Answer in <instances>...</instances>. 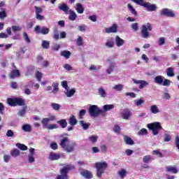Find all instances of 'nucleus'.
Wrapping results in <instances>:
<instances>
[{
  "label": "nucleus",
  "instance_id": "50",
  "mask_svg": "<svg viewBox=\"0 0 179 179\" xmlns=\"http://www.w3.org/2000/svg\"><path fill=\"white\" fill-rule=\"evenodd\" d=\"M76 43L78 47H82V45H83V39H82V36L78 37Z\"/></svg>",
  "mask_w": 179,
  "mask_h": 179
},
{
  "label": "nucleus",
  "instance_id": "2",
  "mask_svg": "<svg viewBox=\"0 0 179 179\" xmlns=\"http://www.w3.org/2000/svg\"><path fill=\"white\" fill-rule=\"evenodd\" d=\"M94 167L96 169L97 178H101L103 174L107 170V167H108V164L106 162H96Z\"/></svg>",
  "mask_w": 179,
  "mask_h": 179
},
{
  "label": "nucleus",
  "instance_id": "61",
  "mask_svg": "<svg viewBox=\"0 0 179 179\" xmlns=\"http://www.w3.org/2000/svg\"><path fill=\"white\" fill-rule=\"evenodd\" d=\"M131 29H134V31H138L139 27H138V23H132L131 25Z\"/></svg>",
  "mask_w": 179,
  "mask_h": 179
},
{
  "label": "nucleus",
  "instance_id": "32",
  "mask_svg": "<svg viewBox=\"0 0 179 179\" xmlns=\"http://www.w3.org/2000/svg\"><path fill=\"white\" fill-rule=\"evenodd\" d=\"M59 85V84H58V83H53L52 84V86L53 87L52 93H53L54 94H57V93H58V91L59 90V88H58Z\"/></svg>",
  "mask_w": 179,
  "mask_h": 179
},
{
  "label": "nucleus",
  "instance_id": "42",
  "mask_svg": "<svg viewBox=\"0 0 179 179\" xmlns=\"http://www.w3.org/2000/svg\"><path fill=\"white\" fill-rule=\"evenodd\" d=\"M114 68H115V65L114 64H111L110 66L106 69V73L108 75H111V73L114 71Z\"/></svg>",
  "mask_w": 179,
  "mask_h": 179
},
{
  "label": "nucleus",
  "instance_id": "12",
  "mask_svg": "<svg viewBox=\"0 0 179 179\" xmlns=\"http://www.w3.org/2000/svg\"><path fill=\"white\" fill-rule=\"evenodd\" d=\"M80 174L83 176V177L87 179H92L93 177V173H92V171L87 169H82Z\"/></svg>",
  "mask_w": 179,
  "mask_h": 179
},
{
  "label": "nucleus",
  "instance_id": "23",
  "mask_svg": "<svg viewBox=\"0 0 179 179\" xmlns=\"http://www.w3.org/2000/svg\"><path fill=\"white\" fill-rule=\"evenodd\" d=\"M76 93V90L75 89L69 90V88L64 91V94H66V97H72V96H73V94H75Z\"/></svg>",
  "mask_w": 179,
  "mask_h": 179
},
{
  "label": "nucleus",
  "instance_id": "48",
  "mask_svg": "<svg viewBox=\"0 0 179 179\" xmlns=\"http://www.w3.org/2000/svg\"><path fill=\"white\" fill-rule=\"evenodd\" d=\"M171 141V136L168 134H164V142H170Z\"/></svg>",
  "mask_w": 179,
  "mask_h": 179
},
{
  "label": "nucleus",
  "instance_id": "46",
  "mask_svg": "<svg viewBox=\"0 0 179 179\" xmlns=\"http://www.w3.org/2000/svg\"><path fill=\"white\" fill-rule=\"evenodd\" d=\"M26 110H27V108L26 107H24L21 110L17 113V115H19L20 117H24V115H26Z\"/></svg>",
  "mask_w": 179,
  "mask_h": 179
},
{
  "label": "nucleus",
  "instance_id": "56",
  "mask_svg": "<svg viewBox=\"0 0 179 179\" xmlns=\"http://www.w3.org/2000/svg\"><path fill=\"white\" fill-rule=\"evenodd\" d=\"M6 17V10L3 8L1 11H0V19H5Z\"/></svg>",
  "mask_w": 179,
  "mask_h": 179
},
{
  "label": "nucleus",
  "instance_id": "3",
  "mask_svg": "<svg viewBox=\"0 0 179 179\" xmlns=\"http://www.w3.org/2000/svg\"><path fill=\"white\" fill-rule=\"evenodd\" d=\"M88 113L90 117L97 118L99 115H104V110L100 109L97 105H92L88 109Z\"/></svg>",
  "mask_w": 179,
  "mask_h": 179
},
{
  "label": "nucleus",
  "instance_id": "36",
  "mask_svg": "<svg viewBox=\"0 0 179 179\" xmlns=\"http://www.w3.org/2000/svg\"><path fill=\"white\" fill-rule=\"evenodd\" d=\"M10 155L13 157H17L20 156V151L15 148L10 151Z\"/></svg>",
  "mask_w": 179,
  "mask_h": 179
},
{
  "label": "nucleus",
  "instance_id": "27",
  "mask_svg": "<svg viewBox=\"0 0 179 179\" xmlns=\"http://www.w3.org/2000/svg\"><path fill=\"white\" fill-rule=\"evenodd\" d=\"M150 111L152 114H159V113H160V110L159 109V108L156 105L151 106L150 108Z\"/></svg>",
  "mask_w": 179,
  "mask_h": 179
},
{
  "label": "nucleus",
  "instance_id": "19",
  "mask_svg": "<svg viewBox=\"0 0 179 179\" xmlns=\"http://www.w3.org/2000/svg\"><path fill=\"white\" fill-rule=\"evenodd\" d=\"M121 115L123 120H128L131 117V111H129L128 109H124L121 113Z\"/></svg>",
  "mask_w": 179,
  "mask_h": 179
},
{
  "label": "nucleus",
  "instance_id": "37",
  "mask_svg": "<svg viewBox=\"0 0 179 179\" xmlns=\"http://www.w3.org/2000/svg\"><path fill=\"white\" fill-rule=\"evenodd\" d=\"M155 82L157 85H162L163 84V76H157L154 79Z\"/></svg>",
  "mask_w": 179,
  "mask_h": 179
},
{
  "label": "nucleus",
  "instance_id": "24",
  "mask_svg": "<svg viewBox=\"0 0 179 179\" xmlns=\"http://www.w3.org/2000/svg\"><path fill=\"white\" fill-rule=\"evenodd\" d=\"M76 10L80 15L85 12V8H83V6L82 3H78L76 4Z\"/></svg>",
  "mask_w": 179,
  "mask_h": 179
},
{
  "label": "nucleus",
  "instance_id": "17",
  "mask_svg": "<svg viewBox=\"0 0 179 179\" xmlns=\"http://www.w3.org/2000/svg\"><path fill=\"white\" fill-rule=\"evenodd\" d=\"M166 173H172V174H177L178 169L176 166H169L166 167Z\"/></svg>",
  "mask_w": 179,
  "mask_h": 179
},
{
  "label": "nucleus",
  "instance_id": "44",
  "mask_svg": "<svg viewBox=\"0 0 179 179\" xmlns=\"http://www.w3.org/2000/svg\"><path fill=\"white\" fill-rule=\"evenodd\" d=\"M152 156H150V155H145L143 158V163H149V162H152Z\"/></svg>",
  "mask_w": 179,
  "mask_h": 179
},
{
  "label": "nucleus",
  "instance_id": "10",
  "mask_svg": "<svg viewBox=\"0 0 179 179\" xmlns=\"http://www.w3.org/2000/svg\"><path fill=\"white\" fill-rule=\"evenodd\" d=\"M161 15L166 16L167 17H174V16H176V14H174V13H173V11H171L167 8H164L161 11Z\"/></svg>",
  "mask_w": 179,
  "mask_h": 179
},
{
  "label": "nucleus",
  "instance_id": "59",
  "mask_svg": "<svg viewBox=\"0 0 179 179\" xmlns=\"http://www.w3.org/2000/svg\"><path fill=\"white\" fill-rule=\"evenodd\" d=\"M12 29H13V33H16V31H22V27H20L19 26L13 25L12 26Z\"/></svg>",
  "mask_w": 179,
  "mask_h": 179
},
{
  "label": "nucleus",
  "instance_id": "38",
  "mask_svg": "<svg viewBox=\"0 0 179 179\" xmlns=\"http://www.w3.org/2000/svg\"><path fill=\"white\" fill-rule=\"evenodd\" d=\"M113 90H116V92H122V89H124V85L121 84L115 85L113 87Z\"/></svg>",
  "mask_w": 179,
  "mask_h": 179
},
{
  "label": "nucleus",
  "instance_id": "54",
  "mask_svg": "<svg viewBox=\"0 0 179 179\" xmlns=\"http://www.w3.org/2000/svg\"><path fill=\"white\" fill-rule=\"evenodd\" d=\"M34 8L36 15H40V13H43V8H41V7L35 6Z\"/></svg>",
  "mask_w": 179,
  "mask_h": 179
},
{
  "label": "nucleus",
  "instance_id": "28",
  "mask_svg": "<svg viewBox=\"0 0 179 179\" xmlns=\"http://www.w3.org/2000/svg\"><path fill=\"white\" fill-rule=\"evenodd\" d=\"M31 83H32L31 81H29L23 86V88L24 89L25 94H28V95L31 94V92L30 91V89H27L29 86H31Z\"/></svg>",
  "mask_w": 179,
  "mask_h": 179
},
{
  "label": "nucleus",
  "instance_id": "51",
  "mask_svg": "<svg viewBox=\"0 0 179 179\" xmlns=\"http://www.w3.org/2000/svg\"><path fill=\"white\" fill-rule=\"evenodd\" d=\"M50 122V120H48V117H45L42 120V125L43 127H46V128L48 127V122Z\"/></svg>",
  "mask_w": 179,
  "mask_h": 179
},
{
  "label": "nucleus",
  "instance_id": "31",
  "mask_svg": "<svg viewBox=\"0 0 179 179\" xmlns=\"http://www.w3.org/2000/svg\"><path fill=\"white\" fill-rule=\"evenodd\" d=\"M80 125H81L83 129H85V131H86V130L89 129L90 127V123H86V122H85L84 120H81V121H80Z\"/></svg>",
  "mask_w": 179,
  "mask_h": 179
},
{
  "label": "nucleus",
  "instance_id": "22",
  "mask_svg": "<svg viewBox=\"0 0 179 179\" xmlns=\"http://www.w3.org/2000/svg\"><path fill=\"white\" fill-rule=\"evenodd\" d=\"M68 15L69 20H72V22H74V20H76V17H78V15H76V13L75 11L71 10L69 11Z\"/></svg>",
  "mask_w": 179,
  "mask_h": 179
},
{
  "label": "nucleus",
  "instance_id": "40",
  "mask_svg": "<svg viewBox=\"0 0 179 179\" xmlns=\"http://www.w3.org/2000/svg\"><path fill=\"white\" fill-rule=\"evenodd\" d=\"M98 93L99 94V96H101V97H106L107 96V94L106 93V90L103 88L101 87L98 90Z\"/></svg>",
  "mask_w": 179,
  "mask_h": 179
},
{
  "label": "nucleus",
  "instance_id": "11",
  "mask_svg": "<svg viewBox=\"0 0 179 179\" xmlns=\"http://www.w3.org/2000/svg\"><path fill=\"white\" fill-rule=\"evenodd\" d=\"M141 6H143V8H146L150 12H155V10L157 9V6H156V4H150V3H143Z\"/></svg>",
  "mask_w": 179,
  "mask_h": 179
},
{
  "label": "nucleus",
  "instance_id": "30",
  "mask_svg": "<svg viewBox=\"0 0 179 179\" xmlns=\"http://www.w3.org/2000/svg\"><path fill=\"white\" fill-rule=\"evenodd\" d=\"M127 8L131 12V15H134L135 16H138V12H136V10L134 8V6L131 5V3L127 4Z\"/></svg>",
  "mask_w": 179,
  "mask_h": 179
},
{
  "label": "nucleus",
  "instance_id": "41",
  "mask_svg": "<svg viewBox=\"0 0 179 179\" xmlns=\"http://www.w3.org/2000/svg\"><path fill=\"white\" fill-rule=\"evenodd\" d=\"M41 46L45 50H48V48H50V41H42Z\"/></svg>",
  "mask_w": 179,
  "mask_h": 179
},
{
  "label": "nucleus",
  "instance_id": "47",
  "mask_svg": "<svg viewBox=\"0 0 179 179\" xmlns=\"http://www.w3.org/2000/svg\"><path fill=\"white\" fill-rule=\"evenodd\" d=\"M23 38L24 41H26V43H27L28 44H30V43L31 42L30 38L29 37V35L26 32L23 33Z\"/></svg>",
  "mask_w": 179,
  "mask_h": 179
},
{
  "label": "nucleus",
  "instance_id": "4",
  "mask_svg": "<svg viewBox=\"0 0 179 179\" xmlns=\"http://www.w3.org/2000/svg\"><path fill=\"white\" fill-rule=\"evenodd\" d=\"M152 24L148 22L146 25L143 24L141 26V37L143 38H149L150 34L149 31H152Z\"/></svg>",
  "mask_w": 179,
  "mask_h": 179
},
{
  "label": "nucleus",
  "instance_id": "25",
  "mask_svg": "<svg viewBox=\"0 0 179 179\" xmlns=\"http://www.w3.org/2000/svg\"><path fill=\"white\" fill-rule=\"evenodd\" d=\"M69 125H71V127H75L76 124H78V120H76V117H75V115H71L69 120Z\"/></svg>",
  "mask_w": 179,
  "mask_h": 179
},
{
  "label": "nucleus",
  "instance_id": "52",
  "mask_svg": "<svg viewBox=\"0 0 179 179\" xmlns=\"http://www.w3.org/2000/svg\"><path fill=\"white\" fill-rule=\"evenodd\" d=\"M6 136L7 138H13V136H15V133H13V131L9 129L7 131Z\"/></svg>",
  "mask_w": 179,
  "mask_h": 179
},
{
  "label": "nucleus",
  "instance_id": "55",
  "mask_svg": "<svg viewBox=\"0 0 179 179\" xmlns=\"http://www.w3.org/2000/svg\"><path fill=\"white\" fill-rule=\"evenodd\" d=\"M84 115H86V110H81L79 112L78 117L80 120H83Z\"/></svg>",
  "mask_w": 179,
  "mask_h": 179
},
{
  "label": "nucleus",
  "instance_id": "64",
  "mask_svg": "<svg viewBox=\"0 0 179 179\" xmlns=\"http://www.w3.org/2000/svg\"><path fill=\"white\" fill-rule=\"evenodd\" d=\"M175 145H176L177 149H178V150H179V136H177L176 137Z\"/></svg>",
  "mask_w": 179,
  "mask_h": 179
},
{
  "label": "nucleus",
  "instance_id": "14",
  "mask_svg": "<svg viewBox=\"0 0 179 179\" xmlns=\"http://www.w3.org/2000/svg\"><path fill=\"white\" fill-rule=\"evenodd\" d=\"M62 157V155L57 154L55 152H50L49 155V159L54 162L55 160H59Z\"/></svg>",
  "mask_w": 179,
  "mask_h": 179
},
{
  "label": "nucleus",
  "instance_id": "15",
  "mask_svg": "<svg viewBox=\"0 0 179 179\" xmlns=\"http://www.w3.org/2000/svg\"><path fill=\"white\" fill-rule=\"evenodd\" d=\"M118 27L117 26V24H113V26L108 28L105 29L106 33L110 34V33H117Z\"/></svg>",
  "mask_w": 179,
  "mask_h": 179
},
{
  "label": "nucleus",
  "instance_id": "18",
  "mask_svg": "<svg viewBox=\"0 0 179 179\" xmlns=\"http://www.w3.org/2000/svg\"><path fill=\"white\" fill-rule=\"evenodd\" d=\"M117 47H122L125 44V41L121 38L119 36H116L115 39Z\"/></svg>",
  "mask_w": 179,
  "mask_h": 179
},
{
  "label": "nucleus",
  "instance_id": "13",
  "mask_svg": "<svg viewBox=\"0 0 179 179\" xmlns=\"http://www.w3.org/2000/svg\"><path fill=\"white\" fill-rule=\"evenodd\" d=\"M36 152V150L33 148H31L29 149V154L28 155V162L29 163H34L35 162V159H34V155H35V152Z\"/></svg>",
  "mask_w": 179,
  "mask_h": 179
},
{
  "label": "nucleus",
  "instance_id": "7",
  "mask_svg": "<svg viewBox=\"0 0 179 179\" xmlns=\"http://www.w3.org/2000/svg\"><path fill=\"white\" fill-rule=\"evenodd\" d=\"M34 31L36 34H43V36H45L50 33V29L45 27H41L39 25H36L34 28Z\"/></svg>",
  "mask_w": 179,
  "mask_h": 179
},
{
  "label": "nucleus",
  "instance_id": "9",
  "mask_svg": "<svg viewBox=\"0 0 179 179\" xmlns=\"http://www.w3.org/2000/svg\"><path fill=\"white\" fill-rule=\"evenodd\" d=\"M135 85H139V89H143V87H146L149 85V83L143 80H132Z\"/></svg>",
  "mask_w": 179,
  "mask_h": 179
},
{
  "label": "nucleus",
  "instance_id": "33",
  "mask_svg": "<svg viewBox=\"0 0 179 179\" xmlns=\"http://www.w3.org/2000/svg\"><path fill=\"white\" fill-rule=\"evenodd\" d=\"M57 124H59L62 128H66V127L68 126V122H66V120L65 119L57 121Z\"/></svg>",
  "mask_w": 179,
  "mask_h": 179
},
{
  "label": "nucleus",
  "instance_id": "63",
  "mask_svg": "<svg viewBox=\"0 0 179 179\" xmlns=\"http://www.w3.org/2000/svg\"><path fill=\"white\" fill-rule=\"evenodd\" d=\"M57 179H68V175H64V174L58 175L57 176Z\"/></svg>",
  "mask_w": 179,
  "mask_h": 179
},
{
  "label": "nucleus",
  "instance_id": "45",
  "mask_svg": "<svg viewBox=\"0 0 179 179\" xmlns=\"http://www.w3.org/2000/svg\"><path fill=\"white\" fill-rule=\"evenodd\" d=\"M15 146H17L18 149H20V150H27V146H26L24 144L17 143Z\"/></svg>",
  "mask_w": 179,
  "mask_h": 179
},
{
  "label": "nucleus",
  "instance_id": "57",
  "mask_svg": "<svg viewBox=\"0 0 179 179\" xmlns=\"http://www.w3.org/2000/svg\"><path fill=\"white\" fill-rule=\"evenodd\" d=\"M36 77L37 80H38V82L41 81V78H43V73L40 71H36Z\"/></svg>",
  "mask_w": 179,
  "mask_h": 179
},
{
  "label": "nucleus",
  "instance_id": "6",
  "mask_svg": "<svg viewBox=\"0 0 179 179\" xmlns=\"http://www.w3.org/2000/svg\"><path fill=\"white\" fill-rule=\"evenodd\" d=\"M7 103L11 107H15V106H24V101L20 98H8Z\"/></svg>",
  "mask_w": 179,
  "mask_h": 179
},
{
  "label": "nucleus",
  "instance_id": "53",
  "mask_svg": "<svg viewBox=\"0 0 179 179\" xmlns=\"http://www.w3.org/2000/svg\"><path fill=\"white\" fill-rule=\"evenodd\" d=\"M51 107L53 108V110L58 111L59 110V108H61V105H59L58 103H52Z\"/></svg>",
  "mask_w": 179,
  "mask_h": 179
},
{
  "label": "nucleus",
  "instance_id": "62",
  "mask_svg": "<svg viewBox=\"0 0 179 179\" xmlns=\"http://www.w3.org/2000/svg\"><path fill=\"white\" fill-rule=\"evenodd\" d=\"M78 30H79V31H86V24L78 26Z\"/></svg>",
  "mask_w": 179,
  "mask_h": 179
},
{
  "label": "nucleus",
  "instance_id": "16",
  "mask_svg": "<svg viewBox=\"0 0 179 179\" xmlns=\"http://www.w3.org/2000/svg\"><path fill=\"white\" fill-rule=\"evenodd\" d=\"M59 10H62L64 12L66 15H68L69 13V10H71V8H69V6L66 5V3H62V5L59 6Z\"/></svg>",
  "mask_w": 179,
  "mask_h": 179
},
{
  "label": "nucleus",
  "instance_id": "21",
  "mask_svg": "<svg viewBox=\"0 0 179 179\" xmlns=\"http://www.w3.org/2000/svg\"><path fill=\"white\" fill-rule=\"evenodd\" d=\"M106 46L108 47V48H113L114 47V38H108L106 40Z\"/></svg>",
  "mask_w": 179,
  "mask_h": 179
},
{
  "label": "nucleus",
  "instance_id": "1",
  "mask_svg": "<svg viewBox=\"0 0 179 179\" xmlns=\"http://www.w3.org/2000/svg\"><path fill=\"white\" fill-rule=\"evenodd\" d=\"M60 146L66 151V153H72L75 150L76 143L69 144V138L68 137H64L60 140Z\"/></svg>",
  "mask_w": 179,
  "mask_h": 179
},
{
  "label": "nucleus",
  "instance_id": "49",
  "mask_svg": "<svg viewBox=\"0 0 179 179\" xmlns=\"http://www.w3.org/2000/svg\"><path fill=\"white\" fill-rule=\"evenodd\" d=\"M53 38L57 41L59 40V33L57 29H55L53 31Z\"/></svg>",
  "mask_w": 179,
  "mask_h": 179
},
{
  "label": "nucleus",
  "instance_id": "39",
  "mask_svg": "<svg viewBox=\"0 0 179 179\" xmlns=\"http://www.w3.org/2000/svg\"><path fill=\"white\" fill-rule=\"evenodd\" d=\"M22 131L24 132H31V126L30 124H24L22 127Z\"/></svg>",
  "mask_w": 179,
  "mask_h": 179
},
{
  "label": "nucleus",
  "instance_id": "8",
  "mask_svg": "<svg viewBox=\"0 0 179 179\" xmlns=\"http://www.w3.org/2000/svg\"><path fill=\"white\" fill-rule=\"evenodd\" d=\"M75 169V166L73 165L68 164L65 166H64L61 170H60V173L64 174L65 176H68V173L71 171V170H73Z\"/></svg>",
  "mask_w": 179,
  "mask_h": 179
},
{
  "label": "nucleus",
  "instance_id": "34",
  "mask_svg": "<svg viewBox=\"0 0 179 179\" xmlns=\"http://www.w3.org/2000/svg\"><path fill=\"white\" fill-rule=\"evenodd\" d=\"M166 75L169 78H173L174 76V69L171 67L166 69Z\"/></svg>",
  "mask_w": 179,
  "mask_h": 179
},
{
  "label": "nucleus",
  "instance_id": "58",
  "mask_svg": "<svg viewBox=\"0 0 179 179\" xmlns=\"http://www.w3.org/2000/svg\"><path fill=\"white\" fill-rule=\"evenodd\" d=\"M61 85L62 87H64V89H65V90H68V89H69V87L68 86V82H66V80L62 81Z\"/></svg>",
  "mask_w": 179,
  "mask_h": 179
},
{
  "label": "nucleus",
  "instance_id": "35",
  "mask_svg": "<svg viewBox=\"0 0 179 179\" xmlns=\"http://www.w3.org/2000/svg\"><path fill=\"white\" fill-rule=\"evenodd\" d=\"M113 108H114L113 104L105 105L103 106V113L107 111H110V110H113Z\"/></svg>",
  "mask_w": 179,
  "mask_h": 179
},
{
  "label": "nucleus",
  "instance_id": "20",
  "mask_svg": "<svg viewBox=\"0 0 179 179\" xmlns=\"http://www.w3.org/2000/svg\"><path fill=\"white\" fill-rule=\"evenodd\" d=\"M20 76V71L17 69L13 70L10 73V78L11 79H15V78H19Z\"/></svg>",
  "mask_w": 179,
  "mask_h": 179
},
{
  "label": "nucleus",
  "instance_id": "26",
  "mask_svg": "<svg viewBox=\"0 0 179 179\" xmlns=\"http://www.w3.org/2000/svg\"><path fill=\"white\" fill-rule=\"evenodd\" d=\"M124 141L125 142L126 145H135L134 140H132V138L128 136H124Z\"/></svg>",
  "mask_w": 179,
  "mask_h": 179
},
{
  "label": "nucleus",
  "instance_id": "29",
  "mask_svg": "<svg viewBox=\"0 0 179 179\" xmlns=\"http://www.w3.org/2000/svg\"><path fill=\"white\" fill-rule=\"evenodd\" d=\"M71 52L68 50H63L61 52L60 55L61 57H64L66 58V59H69V57H71Z\"/></svg>",
  "mask_w": 179,
  "mask_h": 179
},
{
  "label": "nucleus",
  "instance_id": "5",
  "mask_svg": "<svg viewBox=\"0 0 179 179\" xmlns=\"http://www.w3.org/2000/svg\"><path fill=\"white\" fill-rule=\"evenodd\" d=\"M147 127L148 129H150V131H152L153 135H159V131H160V129H163V127H162V125H160V123L157 122L148 124Z\"/></svg>",
  "mask_w": 179,
  "mask_h": 179
},
{
  "label": "nucleus",
  "instance_id": "60",
  "mask_svg": "<svg viewBox=\"0 0 179 179\" xmlns=\"http://www.w3.org/2000/svg\"><path fill=\"white\" fill-rule=\"evenodd\" d=\"M89 141H91L92 143H96V142H97V136H91L89 137Z\"/></svg>",
  "mask_w": 179,
  "mask_h": 179
},
{
  "label": "nucleus",
  "instance_id": "43",
  "mask_svg": "<svg viewBox=\"0 0 179 179\" xmlns=\"http://www.w3.org/2000/svg\"><path fill=\"white\" fill-rule=\"evenodd\" d=\"M145 103V101L142 99H135L134 100V104L137 106V107H140V106H142V104H143Z\"/></svg>",
  "mask_w": 179,
  "mask_h": 179
}]
</instances>
